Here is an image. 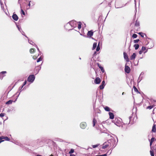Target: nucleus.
Listing matches in <instances>:
<instances>
[{
    "label": "nucleus",
    "mask_w": 156,
    "mask_h": 156,
    "mask_svg": "<svg viewBox=\"0 0 156 156\" xmlns=\"http://www.w3.org/2000/svg\"><path fill=\"white\" fill-rule=\"evenodd\" d=\"M105 86V80H103L101 82V84L99 86V88L101 90L104 89Z\"/></svg>",
    "instance_id": "10"
},
{
    "label": "nucleus",
    "mask_w": 156,
    "mask_h": 156,
    "mask_svg": "<svg viewBox=\"0 0 156 156\" xmlns=\"http://www.w3.org/2000/svg\"><path fill=\"white\" fill-rule=\"evenodd\" d=\"M31 3L32 5H35V2H31Z\"/></svg>",
    "instance_id": "52"
},
{
    "label": "nucleus",
    "mask_w": 156,
    "mask_h": 156,
    "mask_svg": "<svg viewBox=\"0 0 156 156\" xmlns=\"http://www.w3.org/2000/svg\"><path fill=\"white\" fill-rule=\"evenodd\" d=\"M136 57V54L135 53H133L130 57V59L132 60L135 59Z\"/></svg>",
    "instance_id": "20"
},
{
    "label": "nucleus",
    "mask_w": 156,
    "mask_h": 156,
    "mask_svg": "<svg viewBox=\"0 0 156 156\" xmlns=\"http://www.w3.org/2000/svg\"><path fill=\"white\" fill-rule=\"evenodd\" d=\"M143 76H140L138 78L137 80V83H138L139 82H140V81L143 79Z\"/></svg>",
    "instance_id": "26"
},
{
    "label": "nucleus",
    "mask_w": 156,
    "mask_h": 156,
    "mask_svg": "<svg viewBox=\"0 0 156 156\" xmlns=\"http://www.w3.org/2000/svg\"><path fill=\"white\" fill-rule=\"evenodd\" d=\"M87 126V124L86 122H81L80 124V128L83 129H84L86 128Z\"/></svg>",
    "instance_id": "6"
},
{
    "label": "nucleus",
    "mask_w": 156,
    "mask_h": 156,
    "mask_svg": "<svg viewBox=\"0 0 156 156\" xmlns=\"http://www.w3.org/2000/svg\"><path fill=\"white\" fill-rule=\"evenodd\" d=\"M108 114L109 115V118L112 119H113L114 118V115L113 113L112 112H109Z\"/></svg>",
    "instance_id": "17"
},
{
    "label": "nucleus",
    "mask_w": 156,
    "mask_h": 156,
    "mask_svg": "<svg viewBox=\"0 0 156 156\" xmlns=\"http://www.w3.org/2000/svg\"><path fill=\"white\" fill-rule=\"evenodd\" d=\"M134 25L135 27H137V29L139 28L140 23L137 20L136 21Z\"/></svg>",
    "instance_id": "16"
},
{
    "label": "nucleus",
    "mask_w": 156,
    "mask_h": 156,
    "mask_svg": "<svg viewBox=\"0 0 156 156\" xmlns=\"http://www.w3.org/2000/svg\"><path fill=\"white\" fill-rule=\"evenodd\" d=\"M100 49V46H99L98 45L97 47V48H96V51H99Z\"/></svg>",
    "instance_id": "43"
},
{
    "label": "nucleus",
    "mask_w": 156,
    "mask_h": 156,
    "mask_svg": "<svg viewBox=\"0 0 156 156\" xmlns=\"http://www.w3.org/2000/svg\"><path fill=\"white\" fill-rule=\"evenodd\" d=\"M116 138L117 139V141L116 143H115V140L113 137H112L110 139L108 140L107 141V142H108V144H109V146L111 147H112L113 148H114L115 147H116L117 145V142L118 141V140L117 137H116Z\"/></svg>",
    "instance_id": "2"
},
{
    "label": "nucleus",
    "mask_w": 156,
    "mask_h": 156,
    "mask_svg": "<svg viewBox=\"0 0 156 156\" xmlns=\"http://www.w3.org/2000/svg\"><path fill=\"white\" fill-rule=\"evenodd\" d=\"M142 52H143V51H142L141 50L140 51H139V54H140V55L141 54H142Z\"/></svg>",
    "instance_id": "51"
},
{
    "label": "nucleus",
    "mask_w": 156,
    "mask_h": 156,
    "mask_svg": "<svg viewBox=\"0 0 156 156\" xmlns=\"http://www.w3.org/2000/svg\"><path fill=\"white\" fill-rule=\"evenodd\" d=\"M140 41V40L139 39H137L136 40H134L133 41V42L134 43H137L139 42V41Z\"/></svg>",
    "instance_id": "40"
},
{
    "label": "nucleus",
    "mask_w": 156,
    "mask_h": 156,
    "mask_svg": "<svg viewBox=\"0 0 156 156\" xmlns=\"http://www.w3.org/2000/svg\"><path fill=\"white\" fill-rule=\"evenodd\" d=\"M4 141V140H2V141H0V144L1 142H3V141Z\"/></svg>",
    "instance_id": "63"
},
{
    "label": "nucleus",
    "mask_w": 156,
    "mask_h": 156,
    "mask_svg": "<svg viewBox=\"0 0 156 156\" xmlns=\"http://www.w3.org/2000/svg\"><path fill=\"white\" fill-rule=\"evenodd\" d=\"M130 71V69L128 66L126 65L125 66V71L127 73H129Z\"/></svg>",
    "instance_id": "8"
},
{
    "label": "nucleus",
    "mask_w": 156,
    "mask_h": 156,
    "mask_svg": "<svg viewBox=\"0 0 156 156\" xmlns=\"http://www.w3.org/2000/svg\"><path fill=\"white\" fill-rule=\"evenodd\" d=\"M97 121L95 119V117H94L93 120V126L94 127Z\"/></svg>",
    "instance_id": "23"
},
{
    "label": "nucleus",
    "mask_w": 156,
    "mask_h": 156,
    "mask_svg": "<svg viewBox=\"0 0 156 156\" xmlns=\"http://www.w3.org/2000/svg\"><path fill=\"white\" fill-rule=\"evenodd\" d=\"M98 66V67L100 69L101 71L103 73H104L105 72V70L103 68V67L102 66H101L99 63H97Z\"/></svg>",
    "instance_id": "18"
},
{
    "label": "nucleus",
    "mask_w": 156,
    "mask_h": 156,
    "mask_svg": "<svg viewBox=\"0 0 156 156\" xmlns=\"http://www.w3.org/2000/svg\"><path fill=\"white\" fill-rule=\"evenodd\" d=\"M146 48L145 47L143 46L141 50L142 51H144L146 50Z\"/></svg>",
    "instance_id": "46"
},
{
    "label": "nucleus",
    "mask_w": 156,
    "mask_h": 156,
    "mask_svg": "<svg viewBox=\"0 0 156 156\" xmlns=\"http://www.w3.org/2000/svg\"><path fill=\"white\" fill-rule=\"evenodd\" d=\"M42 60V58L41 57H40L39 58H38L37 61V62H38L40 61H41Z\"/></svg>",
    "instance_id": "37"
},
{
    "label": "nucleus",
    "mask_w": 156,
    "mask_h": 156,
    "mask_svg": "<svg viewBox=\"0 0 156 156\" xmlns=\"http://www.w3.org/2000/svg\"><path fill=\"white\" fill-rule=\"evenodd\" d=\"M21 11L22 13V14L24 15H25V12L23 11V10H22V9H21Z\"/></svg>",
    "instance_id": "49"
},
{
    "label": "nucleus",
    "mask_w": 156,
    "mask_h": 156,
    "mask_svg": "<svg viewBox=\"0 0 156 156\" xmlns=\"http://www.w3.org/2000/svg\"><path fill=\"white\" fill-rule=\"evenodd\" d=\"M6 71H4L1 72L0 73V79L1 80H2L3 77L5 76L4 74L6 73Z\"/></svg>",
    "instance_id": "11"
},
{
    "label": "nucleus",
    "mask_w": 156,
    "mask_h": 156,
    "mask_svg": "<svg viewBox=\"0 0 156 156\" xmlns=\"http://www.w3.org/2000/svg\"><path fill=\"white\" fill-rule=\"evenodd\" d=\"M20 3H21V0H18V3L20 4V5H21Z\"/></svg>",
    "instance_id": "58"
},
{
    "label": "nucleus",
    "mask_w": 156,
    "mask_h": 156,
    "mask_svg": "<svg viewBox=\"0 0 156 156\" xmlns=\"http://www.w3.org/2000/svg\"><path fill=\"white\" fill-rule=\"evenodd\" d=\"M144 73L143 72H142L141 73H140V76H141V75H144Z\"/></svg>",
    "instance_id": "57"
},
{
    "label": "nucleus",
    "mask_w": 156,
    "mask_h": 156,
    "mask_svg": "<svg viewBox=\"0 0 156 156\" xmlns=\"http://www.w3.org/2000/svg\"><path fill=\"white\" fill-rule=\"evenodd\" d=\"M23 87H22V86L21 87H20V88H19V90H20V92H18V91L16 93L17 94L18 93L19 94H18V95L16 96V98L15 100L14 101V102H15L17 100V99L18 98V97L19 95H20V93L21 92V91L23 90L24 89L25 87H24L23 89H22Z\"/></svg>",
    "instance_id": "9"
},
{
    "label": "nucleus",
    "mask_w": 156,
    "mask_h": 156,
    "mask_svg": "<svg viewBox=\"0 0 156 156\" xmlns=\"http://www.w3.org/2000/svg\"><path fill=\"white\" fill-rule=\"evenodd\" d=\"M70 156H76L75 155L73 154H70Z\"/></svg>",
    "instance_id": "61"
},
{
    "label": "nucleus",
    "mask_w": 156,
    "mask_h": 156,
    "mask_svg": "<svg viewBox=\"0 0 156 156\" xmlns=\"http://www.w3.org/2000/svg\"><path fill=\"white\" fill-rule=\"evenodd\" d=\"M154 107L153 106H152V105H150V106H147V109H151L153 107Z\"/></svg>",
    "instance_id": "38"
},
{
    "label": "nucleus",
    "mask_w": 156,
    "mask_h": 156,
    "mask_svg": "<svg viewBox=\"0 0 156 156\" xmlns=\"http://www.w3.org/2000/svg\"><path fill=\"white\" fill-rule=\"evenodd\" d=\"M152 131L154 133L156 132V125L154 124L152 126Z\"/></svg>",
    "instance_id": "22"
},
{
    "label": "nucleus",
    "mask_w": 156,
    "mask_h": 156,
    "mask_svg": "<svg viewBox=\"0 0 156 156\" xmlns=\"http://www.w3.org/2000/svg\"><path fill=\"white\" fill-rule=\"evenodd\" d=\"M5 114L4 113H2L0 114V117H3L5 116Z\"/></svg>",
    "instance_id": "45"
},
{
    "label": "nucleus",
    "mask_w": 156,
    "mask_h": 156,
    "mask_svg": "<svg viewBox=\"0 0 156 156\" xmlns=\"http://www.w3.org/2000/svg\"><path fill=\"white\" fill-rule=\"evenodd\" d=\"M114 124L118 126H120L121 125V122L120 120H119L118 119H115V120L113 121Z\"/></svg>",
    "instance_id": "5"
},
{
    "label": "nucleus",
    "mask_w": 156,
    "mask_h": 156,
    "mask_svg": "<svg viewBox=\"0 0 156 156\" xmlns=\"http://www.w3.org/2000/svg\"><path fill=\"white\" fill-rule=\"evenodd\" d=\"M134 47L135 48L136 50H137L139 47V45L138 44H135L134 45Z\"/></svg>",
    "instance_id": "25"
},
{
    "label": "nucleus",
    "mask_w": 156,
    "mask_h": 156,
    "mask_svg": "<svg viewBox=\"0 0 156 156\" xmlns=\"http://www.w3.org/2000/svg\"><path fill=\"white\" fill-rule=\"evenodd\" d=\"M150 153L151 156H154V154L153 150H151L150 151Z\"/></svg>",
    "instance_id": "36"
},
{
    "label": "nucleus",
    "mask_w": 156,
    "mask_h": 156,
    "mask_svg": "<svg viewBox=\"0 0 156 156\" xmlns=\"http://www.w3.org/2000/svg\"><path fill=\"white\" fill-rule=\"evenodd\" d=\"M13 102V101L12 100H9L8 101H7L5 103V104L6 105H9L11 104L12 103V102Z\"/></svg>",
    "instance_id": "24"
},
{
    "label": "nucleus",
    "mask_w": 156,
    "mask_h": 156,
    "mask_svg": "<svg viewBox=\"0 0 156 156\" xmlns=\"http://www.w3.org/2000/svg\"><path fill=\"white\" fill-rule=\"evenodd\" d=\"M74 152V150L73 149H71L70 151H69V154H71L73 153Z\"/></svg>",
    "instance_id": "39"
},
{
    "label": "nucleus",
    "mask_w": 156,
    "mask_h": 156,
    "mask_svg": "<svg viewBox=\"0 0 156 156\" xmlns=\"http://www.w3.org/2000/svg\"><path fill=\"white\" fill-rule=\"evenodd\" d=\"M133 88L134 90L136 92H137L139 93L138 90H137V88L136 87H135V86H133Z\"/></svg>",
    "instance_id": "35"
},
{
    "label": "nucleus",
    "mask_w": 156,
    "mask_h": 156,
    "mask_svg": "<svg viewBox=\"0 0 156 156\" xmlns=\"http://www.w3.org/2000/svg\"><path fill=\"white\" fill-rule=\"evenodd\" d=\"M125 60H126V61L128 62H129V58H127V59H125Z\"/></svg>",
    "instance_id": "53"
},
{
    "label": "nucleus",
    "mask_w": 156,
    "mask_h": 156,
    "mask_svg": "<svg viewBox=\"0 0 156 156\" xmlns=\"http://www.w3.org/2000/svg\"><path fill=\"white\" fill-rule=\"evenodd\" d=\"M105 110L107 112H110V108L107 106H103Z\"/></svg>",
    "instance_id": "21"
},
{
    "label": "nucleus",
    "mask_w": 156,
    "mask_h": 156,
    "mask_svg": "<svg viewBox=\"0 0 156 156\" xmlns=\"http://www.w3.org/2000/svg\"><path fill=\"white\" fill-rule=\"evenodd\" d=\"M97 45V43L96 42L94 43L92 47V50L94 49L96 47Z\"/></svg>",
    "instance_id": "28"
},
{
    "label": "nucleus",
    "mask_w": 156,
    "mask_h": 156,
    "mask_svg": "<svg viewBox=\"0 0 156 156\" xmlns=\"http://www.w3.org/2000/svg\"><path fill=\"white\" fill-rule=\"evenodd\" d=\"M28 42L29 43L31 44L34 46V45L33 44L34 43L32 40H30L29 39H28Z\"/></svg>",
    "instance_id": "31"
},
{
    "label": "nucleus",
    "mask_w": 156,
    "mask_h": 156,
    "mask_svg": "<svg viewBox=\"0 0 156 156\" xmlns=\"http://www.w3.org/2000/svg\"><path fill=\"white\" fill-rule=\"evenodd\" d=\"M101 156H107V154H103L101 155Z\"/></svg>",
    "instance_id": "55"
},
{
    "label": "nucleus",
    "mask_w": 156,
    "mask_h": 156,
    "mask_svg": "<svg viewBox=\"0 0 156 156\" xmlns=\"http://www.w3.org/2000/svg\"><path fill=\"white\" fill-rule=\"evenodd\" d=\"M96 51H95L94 52V53L93 54V56H94V55L96 54Z\"/></svg>",
    "instance_id": "60"
},
{
    "label": "nucleus",
    "mask_w": 156,
    "mask_h": 156,
    "mask_svg": "<svg viewBox=\"0 0 156 156\" xmlns=\"http://www.w3.org/2000/svg\"><path fill=\"white\" fill-rule=\"evenodd\" d=\"M98 145H99V144H98L93 145L92 146V147L93 148H95L96 147H97L98 146Z\"/></svg>",
    "instance_id": "44"
},
{
    "label": "nucleus",
    "mask_w": 156,
    "mask_h": 156,
    "mask_svg": "<svg viewBox=\"0 0 156 156\" xmlns=\"http://www.w3.org/2000/svg\"><path fill=\"white\" fill-rule=\"evenodd\" d=\"M12 17V19L15 21H16L18 19V16L15 14H13Z\"/></svg>",
    "instance_id": "15"
},
{
    "label": "nucleus",
    "mask_w": 156,
    "mask_h": 156,
    "mask_svg": "<svg viewBox=\"0 0 156 156\" xmlns=\"http://www.w3.org/2000/svg\"><path fill=\"white\" fill-rule=\"evenodd\" d=\"M137 36V34H133V35H132V37L134 38H136Z\"/></svg>",
    "instance_id": "42"
},
{
    "label": "nucleus",
    "mask_w": 156,
    "mask_h": 156,
    "mask_svg": "<svg viewBox=\"0 0 156 156\" xmlns=\"http://www.w3.org/2000/svg\"><path fill=\"white\" fill-rule=\"evenodd\" d=\"M35 52V50L34 48H31L30 50V53L32 54Z\"/></svg>",
    "instance_id": "29"
},
{
    "label": "nucleus",
    "mask_w": 156,
    "mask_h": 156,
    "mask_svg": "<svg viewBox=\"0 0 156 156\" xmlns=\"http://www.w3.org/2000/svg\"><path fill=\"white\" fill-rule=\"evenodd\" d=\"M21 32V34L23 35H24L25 34V33L22 30Z\"/></svg>",
    "instance_id": "54"
},
{
    "label": "nucleus",
    "mask_w": 156,
    "mask_h": 156,
    "mask_svg": "<svg viewBox=\"0 0 156 156\" xmlns=\"http://www.w3.org/2000/svg\"><path fill=\"white\" fill-rule=\"evenodd\" d=\"M153 149H154V150L155 151H156V145H155V147L153 148Z\"/></svg>",
    "instance_id": "59"
},
{
    "label": "nucleus",
    "mask_w": 156,
    "mask_h": 156,
    "mask_svg": "<svg viewBox=\"0 0 156 156\" xmlns=\"http://www.w3.org/2000/svg\"><path fill=\"white\" fill-rule=\"evenodd\" d=\"M0 4H1V7L2 8V9L3 10H4V5H3V4L2 2H0Z\"/></svg>",
    "instance_id": "41"
},
{
    "label": "nucleus",
    "mask_w": 156,
    "mask_h": 156,
    "mask_svg": "<svg viewBox=\"0 0 156 156\" xmlns=\"http://www.w3.org/2000/svg\"><path fill=\"white\" fill-rule=\"evenodd\" d=\"M24 36H25L26 37H27L28 39V40L29 39L28 37L25 34H24Z\"/></svg>",
    "instance_id": "62"
},
{
    "label": "nucleus",
    "mask_w": 156,
    "mask_h": 156,
    "mask_svg": "<svg viewBox=\"0 0 156 156\" xmlns=\"http://www.w3.org/2000/svg\"><path fill=\"white\" fill-rule=\"evenodd\" d=\"M126 120L127 121L126 122H125V124H133L134 123V122L132 116L129 117L127 118Z\"/></svg>",
    "instance_id": "3"
},
{
    "label": "nucleus",
    "mask_w": 156,
    "mask_h": 156,
    "mask_svg": "<svg viewBox=\"0 0 156 156\" xmlns=\"http://www.w3.org/2000/svg\"><path fill=\"white\" fill-rule=\"evenodd\" d=\"M94 83L96 84H99L101 82V80L99 77H97L94 80Z\"/></svg>",
    "instance_id": "12"
},
{
    "label": "nucleus",
    "mask_w": 156,
    "mask_h": 156,
    "mask_svg": "<svg viewBox=\"0 0 156 156\" xmlns=\"http://www.w3.org/2000/svg\"><path fill=\"white\" fill-rule=\"evenodd\" d=\"M124 58L125 59H126L128 58L127 54L125 52H123Z\"/></svg>",
    "instance_id": "27"
},
{
    "label": "nucleus",
    "mask_w": 156,
    "mask_h": 156,
    "mask_svg": "<svg viewBox=\"0 0 156 156\" xmlns=\"http://www.w3.org/2000/svg\"><path fill=\"white\" fill-rule=\"evenodd\" d=\"M16 27H17L18 30H19L20 32H21V31L22 30L21 28L20 27L19 25H16Z\"/></svg>",
    "instance_id": "33"
},
{
    "label": "nucleus",
    "mask_w": 156,
    "mask_h": 156,
    "mask_svg": "<svg viewBox=\"0 0 156 156\" xmlns=\"http://www.w3.org/2000/svg\"><path fill=\"white\" fill-rule=\"evenodd\" d=\"M41 69V65H39L38 66L35 67L34 70V72L35 73V75L37 74L38 73Z\"/></svg>",
    "instance_id": "7"
},
{
    "label": "nucleus",
    "mask_w": 156,
    "mask_h": 156,
    "mask_svg": "<svg viewBox=\"0 0 156 156\" xmlns=\"http://www.w3.org/2000/svg\"><path fill=\"white\" fill-rule=\"evenodd\" d=\"M154 140H155V138L154 137H152L151 138V139L150 141V139H149V140L150 142V148H151V149H152V147H151V145H152V144Z\"/></svg>",
    "instance_id": "14"
},
{
    "label": "nucleus",
    "mask_w": 156,
    "mask_h": 156,
    "mask_svg": "<svg viewBox=\"0 0 156 156\" xmlns=\"http://www.w3.org/2000/svg\"><path fill=\"white\" fill-rule=\"evenodd\" d=\"M3 136H0V141H2L3 140L2 139H4V138L3 137Z\"/></svg>",
    "instance_id": "50"
},
{
    "label": "nucleus",
    "mask_w": 156,
    "mask_h": 156,
    "mask_svg": "<svg viewBox=\"0 0 156 156\" xmlns=\"http://www.w3.org/2000/svg\"><path fill=\"white\" fill-rule=\"evenodd\" d=\"M77 23L76 21L74 20H72L65 25L64 27L66 30H72L71 29H69L68 27L70 26H71V27H75L76 26Z\"/></svg>",
    "instance_id": "1"
},
{
    "label": "nucleus",
    "mask_w": 156,
    "mask_h": 156,
    "mask_svg": "<svg viewBox=\"0 0 156 156\" xmlns=\"http://www.w3.org/2000/svg\"><path fill=\"white\" fill-rule=\"evenodd\" d=\"M36 156H42L41 155L37 154V155Z\"/></svg>",
    "instance_id": "64"
},
{
    "label": "nucleus",
    "mask_w": 156,
    "mask_h": 156,
    "mask_svg": "<svg viewBox=\"0 0 156 156\" xmlns=\"http://www.w3.org/2000/svg\"><path fill=\"white\" fill-rule=\"evenodd\" d=\"M29 3L28 4V6L30 7V2H31V1H29Z\"/></svg>",
    "instance_id": "56"
},
{
    "label": "nucleus",
    "mask_w": 156,
    "mask_h": 156,
    "mask_svg": "<svg viewBox=\"0 0 156 156\" xmlns=\"http://www.w3.org/2000/svg\"><path fill=\"white\" fill-rule=\"evenodd\" d=\"M108 146L109 144H108L107 142H106L103 144L102 148L103 149H104L106 148Z\"/></svg>",
    "instance_id": "13"
},
{
    "label": "nucleus",
    "mask_w": 156,
    "mask_h": 156,
    "mask_svg": "<svg viewBox=\"0 0 156 156\" xmlns=\"http://www.w3.org/2000/svg\"><path fill=\"white\" fill-rule=\"evenodd\" d=\"M3 137L4 138V139L6 141H9L10 140V139L7 136H3Z\"/></svg>",
    "instance_id": "30"
},
{
    "label": "nucleus",
    "mask_w": 156,
    "mask_h": 156,
    "mask_svg": "<svg viewBox=\"0 0 156 156\" xmlns=\"http://www.w3.org/2000/svg\"><path fill=\"white\" fill-rule=\"evenodd\" d=\"M27 81L26 80H25L23 83V85H22V87H23L27 83Z\"/></svg>",
    "instance_id": "47"
},
{
    "label": "nucleus",
    "mask_w": 156,
    "mask_h": 156,
    "mask_svg": "<svg viewBox=\"0 0 156 156\" xmlns=\"http://www.w3.org/2000/svg\"><path fill=\"white\" fill-rule=\"evenodd\" d=\"M34 46H35L36 48H37V50L39 51H40V50H39V49L38 48V47L37 46V45H36L35 44H34Z\"/></svg>",
    "instance_id": "48"
},
{
    "label": "nucleus",
    "mask_w": 156,
    "mask_h": 156,
    "mask_svg": "<svg viewBox=\"0 0 156 156\" xmlns=\"http://www.w3.org/2000/svg\"><path fill=\"white\" fill-rule=\"evenodd\" d=\"M81 22H79V24H78V28L79 29H80L81 28Z\"/></svg>",
    "instance_id": "32"
},
{
    "label": "nucleus",
    "mask_w": 156,
    "mask_h": 156,
    "mask_svg": "<svg viewBox=\"0 0 156 156\" xmlns=\"http://www.w3.org/2000/svg\"><path fill=\"white\" fill-rule=\"evenodd\" d=\"M138 34H139L140 35V36L142 37H144V33H143L142 32H139V33H138Z\"/></svg>",
    "instance_id": "34"
},
{
    "label": "nucleus",
    "mask_w": 156,
    "mask_h": 156,
    "mask_svg": "<svg viewBox=\"0 0 156 156\" xmlns=\"http://www.w3.org/2000/svg\"><path fill=\"white\" fill-rule=\"evenodd\" d=\"M35 79V76L33 74L30 75L27 78V80L29 82L32 83Z\"/></svg>",
    "instance_id": "4"
},
{
    "label": "nucleus",
    "mask_w": 156,
    "mask_h": 156,
    "mask_svg": "<svg viewBox=\"0 0 156 156\" xmlns=\"http://www.w3.org/2000/svg\"><path fill=\"white\" fill-rule=\"evenodd\" d=\"M93 34V32L92 30L89 31L87 33V35L90 37L92 36Z\"/></svg>",
    "instance_id": "19"
}]
</instances>
